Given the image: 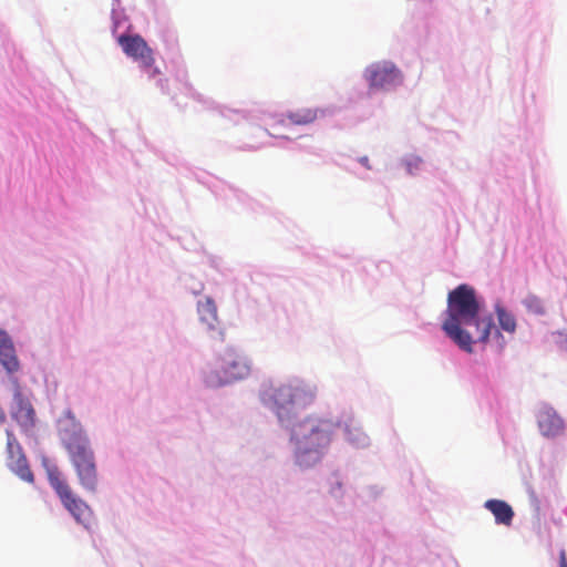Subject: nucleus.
Here are the masks:
<instances>
[{
  "instance_id": "f257e3e1",
  "label": "nucleus",
  "mask_w": 567,
  "mask_h": 567,
  "mask_svg": "<svg viewBox=\"0 0 567 567\" xmlns=\"http://www.w3.org/2000/svg\"><path fill=\"white\" fill-rule=\"evenodd\" d=\"M463 327H474L477 342H487L494 322L491 316H481V305L475 289L466 284L457 286L447 295L446 318L442 329L462 350L473 352V337Z\"/></svg>"
},
{
  "instance_id": "f03ea898",
  "label": "nucleus",
  "mask_w": 567,
  "mask_h": 567,
  "mask_svg": "<svg viewBox=\"0 0 567 567\" xmlns=\"http://www.w3.org/2000/svg\"><path fill=\"white\" fill-rule=\"evenodd\" d=\"M336 426L330 420L312 416L292 426L290 441L295 445V458L300 467H311L321 460Z\"/></svg>"
},
{
  "instance_id": "7ed1b4c3",
  "label": "nucleus",
  "mask_w": 567,
  "mask_h": 567,
  "mask_svg": "<svg viewBox=\"0 0 567 567\" xmlns=\"http://www.w3.org/2000/svg\"><path fill=\"white\" fill-rule=\"evenodd\" d=\"M317 396V386L303 380H291L268 394L274 411L281 424L289 423L296 410L312 404Z\"/></svg>"
},
{
  "instance_id": "20e7f679",
  "label": "nucleus",
  "mask_w": 567,
  "mask_h": 567,
  "mask_svg": "<svg viewBox=\"0 0 567 567\" xmlns=\"http://www.w3.org/2000/svg\"><path fill=\"white\" fill-rule=\"evenodd\" d=\"M63 445L75 470L80 485L89 492L97 488V470L94 453L83 430L64 432Z\"/></svg>"
},
{
  "instance_id": "39448f33",
  "label": "nucleus",
  "mask_w": 567,
  "mask_h": 567,
  "mask_svg": "<svg viewBox=\"0 0 567 567\" xmlns=\"http://www.w3.org/2000/svg\"><path fill=\"white\" fill-rule=\"evenodd\" d=\"M252 369L249 358L234 348H227L218 357L216 367L206 375L209 386H219L226 383L246 379Z\"/></svg>"
},
{
  "instance_id": "423d86ee",
  "label": "nucleus",
  "mask_w": 567,
  "mask_h": 567,
  "mask_svg": "<svg viewBox=\"0 0 567 567\" xmlns=\"http://www.w3.org/2000/svg\"><path fill=\"white\" fill-rule=\"evenodd\" d=\"M364 78L372 90H389L403 81L401 71L389 61L369 65L365 69Z\"/></svg>"
},
{
  "instance_id": "0eeeda50",
  "label": "nucleus",
  "mask_w": 567,
  "mask_h": 567,
  "mask_svg": "<svg viewBox=\"0 0 567 567\" xmlns=\"http://www.w3.org/2000/svg\"><path fill=\"white\" fill-rule=\"evenodd\" d=\"M7 435V466L21 480L33 483L34 476L29 467L23 450L11 430Z\"/></svg>"
},
{
  "instance_id": "6e6552de",
  "label": "nucleus",
  "mask_w": 567,
  "mask_h": 567,
  "mask_svg": "<svg viewBox=\"0 0 567 567\" xmlns=\"http://www.w3.org/2000/svg\"><path fill=\"white\" fill-rule=\"evenodd\" d=\"M123 52L137 61L144 70H151L154 65L155 59L153 50L147 45L146 41L138 34L126 35L122 34L117 39Z\"/></svg>"
},
{
  "instance_id": "1a4fd4ad",
  "label": "nucleus",
  "mask_w": 567,
  "mask_h": 567,
  "mask_svg": "<svg viewBox=\"0 0 567 567\" xmlns=\"http://www.w3.org/2000/svg\"><path fill=\"white\" fill-rule=\"evenodd\" d=\"M11 417L19 424L23 432H30L35 425V411L32 404L27 400L19 384L17 383L13 394V405L11 408Z\"/></svg>"
},
{
  "instance_id": "9d476101",
  "label": "nucleus",
  "mask_w": 567,
  "mask_h": 567,
  "mask_svg": "<svg viewBox=\"0 0 567 567\" xmlns=\"http://www.w3.org/2000/svg\"><path fill=\"white\" fill-rule=\"evenodd\" d=\"M64 508L74 517L79 523H84L91 515L89 505L78 497L72 488L58 496Z\"/></svg>"
},
{
  "instance_id": "9b49d317",
  "label": "nucleus",
  "mask_w": 567,
  "mask_h": 567,
  "mask_svg": "<svg viewBox=\"0 0 567 567\" xmlns=\"http://www.w3.org/2000/svg\"><path fill=\"white\" fill-rule=\"evenodd\" d=\"M487 508L495 517L497 524L509 526L514 517V511L509 504L501 499H488L485 502Z\"/></svg>"
},
{
  "instance_id": "f8f14e48",
  "label": "nucleus",
  "mask_w": 567,
  "mask_h": 567,
  "mask_svg": "<svg viewBox=\"0 0 567 567\" xmlns=\"http://www.w3.org/2000/svg\"><path fill=\"white\" fill-rule=\"evenodd\" d=\"M0 362L3 368L12 373L19 370V361L11 339L8 337L0 343Z\"/></svg>"
},
{
  "instance_id": "ddd939ff",
  "label": "nucleus",
  "mask_w": 567,
  "mask_h": 567,
  "mask_svg": "<svg viewBox=\"0 0 567 567\" xmlns=\"http://www.w3.org/2000/svg\"><path fill=\"white\" fill-rule=\"evenodd\" d=\"M198 315L202 323L208 329H215L218 324L217 308L213 299L206 298L198 302Z\"/></svg>"
},
{
  "instance_id": "4468645a",
  "label": "nucleus",
  "mask_w": 567,
  "mask_h": 567,
  "mask_svg": "<svg viewBox=\"0 0 567 567\" xmlns=\"http://www.w3.org/2000/svg\"><path fill=\"white\" fill-rule=\"evenodd\" d=\"M538 426L546 436H554L563 430V421L555 414L542 412L538 416Z\"/></svg>"
},
{
  "instance_id": "2eb2a0df",
  "label": "nucleus",
  "mask_w": 567,
  "mask_h": 567,
  "mask_svg": "<svg viewBox=\"0 0 567 567\" xmlns=\"http://www.w3.org/2000/svg\"><path fill=\"white\" fill-rule=\"evenodd\" d=\"M47 475L51 487L58 496L71 488L58 466H49L47 468Z\"/></svg>"
},
{
  "instance_id": "dca6fc26",
  "label": "nucleus",
  "mask_w": 567,
  "mask_h": 567,
  "mask_svg": "<svg viewBox=\"0 0 567 567\" xmlns=\"http://www.w3.org/2000/svg\"><path fill=\"white\" fill-rule=\"evenodd\" d=\"M318 116V111L310 107L298 109L288 114V120L292 124L306 125L312 123Z\"/></svg>"
},
{
  "instance_id": "f3484780",
  "label": "nucleus",
  "mask_w": 567,
  "mask_h": 567,
  "mask_svg": "<svg viewBox=\"0 0 567 567\" xmlns=\"http://www.w3.org/2000/svg\"><path fill=\"white\" fill-rule=\"evenodd\" d=\"M496 315L501 328L506 332L514 333L516 330L515 317L499 306L496 307Z\"/></svg>"
},
{
  "instance_id": "a211bd4d",
  "label": "nucleus",
  "mask_w": 567,
  "mask_h": 567,
  "mask_svg": "<svg viewBox=\"0 0 567 567\" xmlns=\"http://www.w3.org/2000/svg\"><path fill=\"white\" fill-rule=\"evenodd\" d=\"M346 433L348 440L351 442L360 443L364 439V435L360 432V430L357 426L351 427L350 425H347Z\"/></svg>"
},
{
  "instance_id": "6ab92c4d",
  "label": "nucleus",
  "mask_w": 567,
  "mask_h": 567,
  "mask_svg": "<svg viewBox=\"0 0 567 567\" xmlns=\"http://www.w3.org/2000/svg\"><path fill=\"white\" fill-rule=\"evenodd\" d=\"M559 567H567V556L564 549L559 551Z\"/></svg>"
},
{
  "instance_id": "aec40b11",
  "label": "nucleus",
  "mask_w": 567,
  "mask_h": 567,
  "mask_svg": "<svg viewBox=\"0 0 567 567\" xmlns=\"http://www.w3.org/2000/svg\"><path fill=\"white\" fill-rule=\"evenodd\" d=\"M495 336H496V338H497V340H498V344H497V346H498V349H503V347H504V340H503L502 334H501L498 331H496V332H495Z\"/></svg>"
},
{
  "instance_id": "412c9836",
  "label": "nucleus",
  "mask_w": 567,
  "mask_h": 567,
  "mask_svg": "<svg viewBox=\"0 0 567 567\" xmlns=\"http://www.w3.org/2000/svg\"><path fill=\"white\" fill-rule=\"evenodd\" d=\"M7 420V415H6V412L2 410V408L0 406V423H4Z\"/></svg>"
},
{
  "instance_id": "4be33fe9",
  "label": "nucleus",
  "mask_w": 567,
  "mask_h": 567,
  "mask_svg": "<svg viewBox=\"0 0 567 567\" xmlns=\"http://www.w3.org/2000/svg\"><path fill=\"white\" fill-rule=\"evenodd\" d=\"M8 338V334L6 331L0 329V343L3 341V339Z\"/></svg>"
}]
</instances>
